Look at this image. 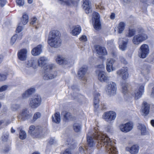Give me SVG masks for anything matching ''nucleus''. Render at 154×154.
Wrapping results in <instances>:
<instances>
[{
  "mask_svg": "<svg viewBox=\"0 0 154 154\" xmlns=\"http://www.w3.org/2000/svg\"><path fill=\"white\" fill-rule=\"evenodd\" d=\"M123 40H121V39H119V47L120 49L122 51H125L127 48V44L128 42V39L127 38L123 39Z\"/></svg>",
  "mask_w": 154,
  "mask_h": 154,
  "instance_id": "17",
  "label": "nucleus"
},
{
  "mask_svg": "<svg viewBox=\"0 0 154 154\" xmlns=\"http://www.w3.org/2000/svg\"><path fill=\"white\" fill-rule=\"evenodd\" d=\"M35 91V89L34 88H31L26 91L23 94L22 96H28L31 95L34 93Z\"/></svg>",
  "mask_w": 154,
  "mask_h": 154,
  "instance_id": "27",
  "label": "nucleus"
},
{
  "mask_svg": "<svg viewBox=\"0 0 154 154\" xmlns=\"http://www.w3.org/2000/svg\"><path fill=\"white\" fill-rule=\"evenodd\" d=\"M140 1L148 5H150L152 4H154V0H140Z\"/></svg>",
  "mask_w": 154,
  "mask_h": 154,
  "instance_id": "42",
  "label": "nucleus"
},
{
  "mask_svg": "<svg viewBox=\"0 0 154 154\" xmlns=\"http://www.w3.org/2000/svg\"><path fill=\"white\" fill-rule=\"evenodd\" d=\"M127 86V85L126 84H124L122 85V92L125 94L128 92Z\"/></svg>",
  "mask_w": 154,
  "mask_h": 154,
  "instance_id": "41",
  "label": "nucleus"
},
{
  "mask_svg": "<svg viewBox=\"0 0 154 154\" xmlns=\"http://www.w3.org/2000/svg\"><path fill=\"white\" fill-rule=\"evenodd\" d=\"M152 95H154V87L152 88V92L151 93Z\"/></svg>",
  "mask_w": 154,
  "mask_h": 154,
  "instance_id": "62",
  "label": "nucleus"
},
{
  "mask_svg": "<svg viewBox=\"0 0 154 154\" xmlns=\"http://www.w3.org/2000/svg\"><path fill=\"white\" fill-rule=\"evenodd\" d=\"M27 51L26 49H23L20 50L17 53L18 58L20 60H25L27 58Z\"/></svg>",
  "mask_w": 154,
  "mask_h": 154,
  "instance_id": "16",
  "label": "nucleus"
},
{
  "mask_svg": "<svg viewBox=\"0 0 154 154\" xmlns=\"http://www.w3.org/2000/svg\"><path fill=\"white\" fill-rule=\"evenodd\" d=\"M34 65V63L32 60H29L26 62V66L28 67L32 66Z\"/></svg>",
  "mask_w": 154,
  "mask_h": 154,
  "instance_id": "48",
  "label": "nucleus"
},
{
  "mask_svg": "<svg viewBox=\"0 0 154 154\" xmlns=\"http://www.w3.org/2000/svg\"><path fill=\"white\" fill-rule=\"evenodd\" d=\"M46 59L44 57H41L38 60V63L39 66H43L46 63Z\"/></svg>",
  "mask_w": 154,
  "mask_h": 154,
  "instance_id": "30",
  "label": "nucleus"
},
{
  "mask_svg": "<svg viewBox=\"0 0 154 154\" xmlns=\"http://www.w3.org/2000/svg\"><path fill=\"white\" fill-rule=\"evenodd\" d=\"M55 142L56 141L54 138H50L48 141L49 143L51 145L55 143Z\"/></svg>",
  "mask_w": 154,
  "mask_h": 154,
  "instance_id": "53",
  "label": "nucleus"
},
{
  "mask_svg": "<svg viewBox=\"0 0 154 154\" xmlns=\"http://www.w3.org/2000/svg\"><path fill=\"white\" fill-rule=\"evenodd\" d=\"M110 18L112 19H114L115 18V14L114 13H112L110 16Z\"/></svg>",
  "mask_w": 154,
  "mask_h": 154,
  "instance_id": "59",
  "label": "nucleus"
},
{
  "mask_svg": "<svg viewBox=\"0 0 154 154\" xmlns=\"http://www.w3.org/2000/svg\"><path fill=\"white\" fill-rule=\"evenodd\" d=\"M98 78L100 81L102 82H106L109 81V77L107 76L106 73L103 71H99Z\"/></svg>",
  "mask_w": 154,
  "mask_h": 154,
  "instance_id": "15",
  "label": "nucleus"
},
{
  "mask_svg": "<svg viewBox=\"0 0 154 154\" xmlns=\"http://www.w3.org/2000/svg\"><path fill=\"white\" fill-rule=\"evenodd\" d=\"M63 154H71L70 150L69 149H66L64 151Z\"/></svg>",
  "mask_w": 154,
  "mask_h": 154,
  "instance_id": "55",
  "label": "nucleus"
},
{
  "mask_svg": "<svg viewBox=\"0 0 154 154\" xmlns=\"http://www.w3.org/2000/svg\"><path fill=\"white\" fill-rule=\"evenodd\" d=\"M18 36V35L17 34H15L12 37L11 41V44L13 45L16 42Z\"/></svg>",
  "mask_w": 154,
  "mask_h": 154,
  "instance_id": "45",
  "label": "nucleus"
},
{
  "mask_svg": "<svg viewBox=\"0 0 154 154\" xmlns=\"http://www.w3.org/2000/svg\"><path fill=\"white\" fill-rule=\"evenodd\" d=\"M42 45H39L36 47L34 48L32 51L31 53L34 56H37L39 55L42 51Z\"/></svg>",
  "mask_w": 154,
  "mask_h": 154,
  "instance_id": "22",
  "label": "nucleus"
},
{
  "mask_svg": "<svg viewBox=\"0 0 154 154\" xmlns=\"http://www.w3.org/2000/svg\"><path fill=\"white\" fill-rule=\"evenodd\" d=\"M0 4L2 7H3L6 3V0H0Z\"/></svg>",
  "mask_w": 154,
  "mask_h": 154,
  "instance_id": "56",
  "label": "nucleus"
},
{
  "mask_svg": "<svg viewBox=\"0 0 154 154\" xmlns=\"http://www.w3.org/2000/svg\"><path fill=\"white\" fill-rule=\"evenodd\" d=\"M107 63L114 67L116 66V64L117 63V62L113 59H111L110 60L108 59Z\"/></svg>",
  "mask_w": 154,
  "mask_h": 154,
  "instance_id": "40",
  "label": "nucleus"
},
{
  "mask_svg": "<svg viewBox=\"0 0 154 154\" xmlns=\"http://www.w3.org/2000/svg\"><path fill=\"white\" fill-rule=\"evenodd\" d=\"M59 2L61 4L66 5H70L72 2L71 0H58Z\"/></svg>",
  "mask_w": 154,
  "mask_h": 154,
  "instance_id": "37",
  "label": "nucleus"
},
{
  "mask_svg": "<svg viewBox=\"0 0 154 154\" xmlns=\"http://www.w3.org/2000/svg\"><path fill=\"white\" fill-rule=\"evenodd\" d=\"M54 67V64H51L47 65L45 67L44 75L43 76V79L45 80H48L49 79H52L54 78L56 76V72L54 74L51 73V70Z\"/></svg>",
  "mask_w": 154,
  "mask_h": 154,
  "instance_id": "4",
  "label": "nucleus"
},
{
  "mask_svg": "<svg viewBox=\"0 0 154 154\" xmlns=\"http://www.w3.org/2000/svg\"><path fill=\"white\" fill-rule=\"evenodd\" d=\"M138 128L140 131L142 135H146L149 134L148 131L144 125L139 124L137 126Z\"/></svg>",
  "mask_w": 154,
  "mask_h": 154,
  "instance_id": "23",
  "label": "nucleus"
},
{
  "mask_svg": "<svg viewBox=\"0 0 154 154\" xmlns=\"http://www.w3.org/2000/svg\"><path fill=\"white\" fill-rule=\"evenodd\" d=\"M26 137V132L20 129L19 134V137L21 140L25 139Z\"/></svg>",
  "mask_w": 154,
  "mask_h": 154,
  "instance_id": "34",
  "label": "nucleus"
},
{
  "mask_svg": "<svg viewBox=\"0 0 154 154\" xmlns=\"http://www.w3.org/2000/svg\"><path fill=\"white\" fill-rule=\"evenodd\" d=\"M73 129L76 132L79 131L81 128V124L80 123H75L73 125Z\"/></svg>",
  "mask_w": 154,
  "mask_h": 154,
  "instance_id": "31",
  "label": "nucleus"
},
{
  "mask_svg": "<svg viewBox=\"0 0 154 154\" xmlns=\"http://www.w3.org/2000/svg\"><path fill=\"white\" fill-rule=\"evenodd\" d=\"M8 88L7 85H5L2 86L0 88V92L6 90Z\"/></svg>",
  "mask_w": 154,
  "mask_h": 154,
  "instance_id": "50",
  "label": "nucleus"
},
{
  "mask_svg": "<svg viewBox=\"0 0 154 154\" xmlns=\"http://www.w3.org/2000/svg\"><path fill=\"white\" fill-rule=\"evenodd\" d=\"M28 112L26 110H23L20 114L18 116L19 119L21 120H24L31 117V116L28 114Z\"/></svg>",
  "mask_w": 154,
  "mask_h": 154,
  "instance_id": "20",
  "label": "nucleus"
},
{
  "mask_svg": "<svg viewBox=\"0 0 154 154\" xmlns=\"http://www.w3.org/2000/svg\"><path fill=\"white\" fill-rule=\"evenodd\" d=\"M125 24L124 23L122 22H120L119 23L118 27V33H122L125 29Z\"/></svg>",
  "mask_w": 154,
  "mask_h": 154,
  "instance_id": "32",
  "label": "nucleus"
},
{
  "mask_svg": "<svg viewBox=\"0 0 154 154\" xmlns=\"http://www.w3.org/2000/svg\"><path fill=\"white\" fill-rule=\"evenodd\" d=\"M81 31L80 26H74L73 27V29L72 30L71 34L73 35L76 36L79 35Z\"/></svg>",
  "mask_w": 154,
  "mask_h": 154,
  "instance_id": "24",
  "label": "nucleus"
},
{
  "mask_svg": "<svg viewBox=\"0 0 154 154\" xmlns=\"http://www.w3.org/2000/svg\"><path fill=\"white\" fill-rule=\"evenodd\" d=\"M22 35L21 34H20L18 35V38L19 39H20L22 38Z\"/></svg>",
  "mask_w": 154,
  "mask_h": 154,
  "instance_id": "63",
  "label": "nucleus"
},
{
  "mask_svg": "<svg viewBox=\"0 0 154 154\" xmlns=\"http://www.w3.org/2000/svg\"><path fill=\"white\" fill-rule=\"evenodd\" d=\"M150 123L151 125L154 127V120H152L151 121Z\"/></svg>",
  "mask_w": 154,
  "mask_h": 154,
  "instance_id": "61",
  "label": "nucleus"
},
{
  "mask_svg": "<svg viewBox=\"0 0 154 154\" xmlns=\"http://www.w3.org/2000/svg\"><path fill=\"white\" fill-rule=\"evenodd\" d=\"M99 14L96 12H94L93 14L92 20L94 21V27L97 30L100 29L101 28V25L100 22Z\"/></svg>",
  "mask_w": 154,
  "mask_h": 154,
  "instance_id": "10",
  "label": "nucleus"
},
{
  "mask_svg": "<svg viewBox=\"0 0 154 154\" xmlns=\"http://www.w3.org/2000/svg\"><path fill=\"white\" fill-rule=\"evenodd\" d=\"M60 35V32L57 30H53L50 32L48 43L51 47L57 48L61 46L62 41Z\"/></svg>",
  "mask_w": 154,
  "mask_h": 154,
  "instance_id": "2",
  "label": "nucleus"
},
{
  "mask_svg": "<svg viewBox=\"0 0 154 154\" xmlns=\"http://www.w3.org/2000/svg\"><path fill=\"white\" fill-rule=\"evenodd\" d=\"M29 17L28 15L25 13H24L22 16L21 22L23 25H25L28 21Z\"/></svg>",
  "mask_w": 154,
  "mask_h": 154,
  "instance_id": "29",
  "label": "nucleus"
},
{
  "mask_svg": "<svg viewBox=\"0 0 154 154\" xmlns=\"http://www.w3.org/2000/svg\"><path fill=\"white\" fill-rule=\"evenodd\" d=\"M41 116V114L40 112H35L33 117V120L34 121H36L37 119L40 118Z\"/></svg>",
  "mask_w": 154,
  "mask_h": 154,
  "instance_id": "43",
  "label": "nucleus"
},
{
  "mask_svg": "<svg viewBox=\"0 0 154 154\" xmlns=\"http://www.w3.org/2000/svg\"><path fill=\"white\" fill-rule=\"evenodd\" d=\"M8 138V134H3L2 137V140L3 141H6Z\"/></svg>",
  "mask_w": 154,
  "mask_h": 154,
  "instance_id": "46",
  "label": "nucleus"
},
{
  "mask_svg": "<svg viewBox=\"0 0 154 154\" xmlns=\"http://www.w3.org/2000/svg\"><path fill=\"white\" fill-rule=\"evenodd\" d=\"M116 84L112 82L108 83L106 86V91L110 95H114L116 94Z\"/></svg>",
  "mask_w": 154,
  "mask_h": 154,
  "instance_id": "6",
  "label": "nucleus"
},
{
  "mask_svg": "<svg viewBox=\"0 0 154 154\" xmlns=\"http://www.w3.org/2000/svg\"><path fill=\"white\" fill-rule=\"evenodd\" d=\"M56 61L60 64H66L68 63V61L66 59L59 55L57 56Z\"/></svg>",
  "mask_w": 154,
  "mask_h": 154,
  "instance_id": "25",
  "label": "nucleus"
},
{
  "mask_svg": "<svg viewBox=\"0 0 154 154\" xmlns=\"http://www.w3.org/2000/svg\"><path fill=\"white\" fill-rule=\"evenodd\" d=\"M82 6L86 14L91 12V9L88 0H83V4Z\"/></svg>",
  "mask_w": 154,
  "mask_h": 154,
  "instance_id": "18",
  "label": "nucleus"
},
{
  "mask_svg": "<svg viewBox=\"0 0 154 154\" xmlns=\"http://www.w3.org/2000/svg\"><path fill=\"white\" fill-rule=\"evenodd\" d=\"M139 51V56L141 58H145L149 54V47L146 44H143L140 46Z\"/></svg>",
  "mask_w": 154,
  "mask_h": 154,
  "instance_id": "7",
  "label": "nucleus"
},
{
  "mask_svg": "<svg viewBox=\"0 0 154 154\" xmlns=\"http://www.w3.org/2000/svg\"><path fill=\"white\" fill-rule=\"evenodd\" d=\"M120 59L122 63L125 64L126 63V61L125 60V59L122 57H120Z\"/></svg>",
  "mask_w": 154,
  "mask_h": 154,
  "instance_id": "57",
  "label": "nucleus"
},
{
  "mask_svg": "<svg viewBox=\"0 0 154 154\" xmlns=\"http://www.w3.org/2000/svg\"><path fill=\"white\" fill-rule=\"evenodd\" d=\"M17 5L20 6H23L24 4V1L22 0H17L16 2Z\"/></svg>",
  "mask_w": 154,
  "mask_h": 154,
  "instance_id": "47",
  "label": "nucleus"
},
{
  "mask_svg": "<svg viewBox=\"0 0 154 154\" xmlns=\"http://www.w3.org/2000/svg\"><path fill=\"white\" fill-rule=\"evenodd\" d=\"M45 129L35 128L34 126L31 125L29 127L28 132L29 134L34 137H39V135H43L45 133Z\"/></svg>",
  "mask_w": 154,
  "mask_h": 154,
  "instance_id": "5",
  "label": "nucleus"
},
{
  "mask_svg": "<svg viewBox=\"0 0 154 154\" xmlns=\"http://www.w3.org/2000/svg\"><path fill=\"white\" fill-rule=\"evenodd\" d=\"M106 69L107 71L109 72H110L116 69L115 67L112 66L107 63H106Z\"/></svg>",
  "mask_w": 154,
  "mask_h": 154,
  "instance_id": "35",
  "label": "nucleus"
},
{
  "mask_svg": "<svg viewBox=\"0 0 154 154\" xmlns=\"http://www.w3.org/2000/svg\"><path fill=\"white\" fill-rule=\"evenodd\" d=\"M8 75V74L7 72L0 73V82L5 80Z\"/></svg>",
  "mask_w": 154,
  "mask_h": 154,
  "instance_id": "36",
  "label": "nucleus"
},
{
  "mask_svg": "<svg viewBox=\"0 0 154 154\" xmlns=\"http://www.w3.org/2000/svg\"><path fill=\"white\" fill-rule=\"evenodd\" d=\"M119 128L121 131L127 132L131 131L133 128V125L131 122H128L124 124H122L119 126Z\"/></svg>",
  "mask_w": 154,
  "mask_h": 154,
  "instance_id": "12",
  "label": "nucleus"
},
{
  "mask_svg": "<svg viewBox=\"0 0 154 154\" xmlns=\"http://www.w3.org/2000/svg\"><path fill=\"white\" fill-rule=\"evenodd\" d=\"M52 121L56 123H59L60 121V113L57 112L52 116Z\"/></svg>",
  "mask_w": 154,
  "mask_h": 154,
  "instance_id": "26",
  "label": "nucleus"
},
{
  "mask_svg": "<svg viewBox=\"0 0 154 154\" xmlns=\"http://www.w3.org/2000/svg\"><path fill=\"white\" fill-rule=\"evenodd\" d=\"M37 20V18L35 17H33L31 20V24H34L35 23Z\"/></svg>",
  "mask_w": 154,
  "mask_h": 154,
  "instance_id": "52",
  "label": "nucleus"
},
{
  "mask_svg": "<svg viewBox=\"0 0 154 154\" xmlns=\"http://www.w3.org/2000/svg\"><path fill=\"white\" fill-rule=\"evenodd\" d=\"M149 108L150 105L145 101H144L140 110L142 115L144 116L148 115L149 111Z\"/></svg>",
  "mask_w": 154,
  "mask_h": 154,
  "instance_id": "14",
  "label": "nucleus"
},
{
  "mask_svg": "<svg viewBox=\"0 0 154 154\" xmlns=\"http://www.w3.org/2000/svg\"><path fill=\"white\" fill-rule=\"evenodd\" d=\"M96 51L97 53L100 55H104L107 54L106 48L99 45L96 46Z\"/></svg>",
  "mask_w": 154,
  "mask_h": 154,
  "instance_id": "21",
  "label": "nucleus"
},
{
  "mask_svg": "<svg viewBox=\"0 0 154 154\" xmlns=\"http://www.w3.org/2000/svg\"><path fill=\"white\" fill-rule=\"evenodd\" d=\"M123 4L125 5L126 4L129 3L130 2V0H122Z\"/></svg>",
  "mask_w": 154,
  "mask_h": 154,
  "instance_id": "58",
  "label": "nucleus"
},
{
  "mask_svg": "<svg viewBox=\"0 0 154 154\" xmlns=\"http://www.w3.org/2000/svg\"><path fill=\"white\" fill-rule=\"evenodd\" d=\"M137 31L139 34L134 36L132 40L133 43L136 45L139 44L148 38L147 35L145 33L144 30L142 28H138Z\"/></svg>",
  "mask_w": 154,
  "mask_h": 154,
  "instance_id": "3",
  "label": "nucleus"
},
{
  "mask_svg": "<svg viewBox=\"0 0 154 154\" xmlns=\"http://www.w3.org/2000/svg\"><path fill=\"white\" fill-rule=\"evenodd\" d=\"M97 67L99 68H104L105 66L104 65L102 64L98 66Z\"/></svg>",
  "mask_w": 154,
  "mask_h": 154,
  "instance_id": "60",
  "label": "nucleus"
},
{
  "mask_svg": "<svg viewBox=\"0 0 154 154\" xmlns=\"http://www.w3.org/2000/svg\"><path fill=\"white\" fill-rule=\"evenodd\" d=\"M116 116V113L113 111H109L105 112L103 115V118L107 122L115 120Z\"/></svg>",
  "mask_w": 154,
  "mask_h": 154,
  "instance_id": "8",
  "label": "nucleus"
},
{
  "mask_svg": "<svg viewBox=\"0 0 154 154\" xmlns=\"http://www.w3.org/2000/svg\"><path fill=\"white\" fill-rule=\"evenodd\" d=\"M41 101V97H33L30 100L29 104L32 108H35L40 105Z\"/></svg>",
  "mask_w": 154,
  "mask_h": 154,
  "instance_id": "11",
  "label": "nucleus"
},
{
  "mask_svg": "<svg viewBox=\"0 0 154 154\" xmlns=\"http://www.w3.org/2000/svg\"><path fill=\"white\" fill-rule=\"evenodd\" d=\"M88 69L87 66H83L79 70L78 75L79 79L82 80L83 83L85 84L87 81V79L85 76V74L86 73Z\"/></svg>",
  "mask_w": 154,
  "mask_h": 154,
  "instance_id": "9",
  "label": "nucleus"
},
{
  "mask_svg": "<svg viewBox=\"0 0 154 154\" xmlns=\"http://www.w3.org/2000/svg\"><path fill=\"white\" fill-rule=\"evenodd\" d=\"M93 134L89 133L87 136V140L88 146L92 147L95 146L97 141V145L101 146H105L107 152L109 154H118L116 148L114 146V143L103 133L94 129Z\"/></svg>",
  "mask_w": 154,
  "mask_h": 154,
  "instance_id": "1",
  "label": "nucleus"
},
{
  "mask_svg": "<svg viewBox=\"0 0 154 154\" xmlns=\"http://www.w3.org/2000/svg\"><path fill=\"white\" fill-rule=\"evenodd\" d=\"M128 69L127 67H123L121 69L118 70L116 72V74L121 77L123 79L125 80L128 77Z\"/></svg>",
  "mask_w": 154,
  "mask_h": 154,
  "instance_id": "13",
  "label": "nucleus"
},
{
  "mask_svg": "<svg viewBox=\"0 0 154 154\" xmlns=\"http://www.w3.org/2000/svg\"><path fill=\"white\" fill-rule=\"evenodd\" d=\"M19 107V106L17 104H13L12 105L11 108L12 110L15 111L18 109Z\"/></svg>",
  "mask_w": 154,
  "mask_h": 154,
  "instance_id": "49",
  "label": "nucleus"
},
{
  "mask_svg": "<svg viewBox=\"0 0 154 154\" xmlns=\"http://www.w3.org/2000/svg\"><path fill=\"white\" fill-rule=\"evenodd\" d=\"M144 86H140L138 91L135 92V96H141L142 95L144 92Z\"/></svg>",
  "mask_w": 154,
  "mask_h": 154,
  "instance_id": "28",
  "label": "nucleus"
},
{
  "mask_svg": "<svg viewBox=\"0 0 154 154\" xmlns=\"http://www.w3.org/2000/svg\"><path fill=\"white\" fill-rule=\"evenodd\" d=\"M80 41L83 42H86L87 40L86 36L85 35H82L80 38Z\"/></svg>",
  "mask_w": 154,
  "mask_h": 154,
  "instance_id": "51",
  "label": "nucleus"
},
{
  "mask_svg": "<svg viewBox=\"0 0 154 154\" xmlns=\"http://www.w3.org/2000/svg\"><path fill=\"white\" fill-rule=\"evenodd\" d=\"M149 72V69L148 66L146 65H144L143 66L141 70V73L143 75L148 74Z\"/></svg>",
  "mask_w": 154,
  "mask_h": 154,
  "instance_id": "33",
  "label": "nucleus"
},
{
  "mask_svg": "<svg viewBox=\"0 0 154 154\" xmlns=\"http://www.w3.org/2000/svg\"><path fill=\"white\" fill-rule=\"evenodd\" d=\"M22 30V28L21 26H18L16 29V31L17 32L19 33Z\"/></svg>",
  "mask_w": 154,
  "mask_h": 154,
  "instance_id": "54",
  "label": "nucleus"
},
{
  "mask_svg": "<svg viewBox=\"0 0 154 154\" xmlns=\"http://www.w3.org/2000/svg\"><path fill=\"white\" fill-rule=\"evenodd\" d=\"M15 131V130L14 129L12 128H11V132L12 133H14Z\"/></svg>",
  "mask_w": 154,
  "mask_h": 154,
  "instance_id": "64",
  "label": "nucleus"
},
{
  "mask_svg": "<svg viewBox=\"0 0 154 154\" xmlns=\"http://www.w3.org/2000/svg\"><path fill=\"white\" fill-rule=\"evenodd\" d=\"M139 149V147L137 145H134L131 147H127L126 150L131 154H137Z\"/></svg>",
  "mask_w": 154,
  "mask_h": 154,
  "instance_id": "19",
  "label": "nucleus"
},
{
  "mask_svg": "<svg viewBox=\"0 0 154 154\" xmlns=\"http://www.w3.org/2000/svg\"><path fill=\"white\" fill-rule=\"evenodd\" d=\"M136 30L134 29H129L128 31V33L126 35V36L131 37L133 36L136 33Z\"/></svg>",
  "mask_w": 154,
  "mask_h": 154,
  "instance_id": "38",
  "label": "nucleus"
},
{
  "mask_svg": "<svg viewBox=\"0 0 154 154\" xmlns=\"http://www.w3.org/2000/svg\"><path fill=\"white\" fill-rule=\"evenodd\" d=\"M64 120L65 121L70 119L72 117V115L70 113L66 112L64 116Z\"/></svg>",
  "mask_w": 154,
  "mask_h": 154,
  "instance_id": "44",
  "label": "nucleus"
},
{
  "mask_svg": "<svg viewBox=\"0 0 154 154\" xmlns=\"http://www.w3.org/2000/svg\"><path fill=\"white\" fill-rule=\"evenodd\" d=\"M99 102V100L98 97H95L94 100V107L96 110L97 109L98 107V104Z\"/></svg>",
  "mask_w": 154,
  "mask_h": 154,
  "instance_id": "39",
  "label": "nucleus"
}]
</instances>
